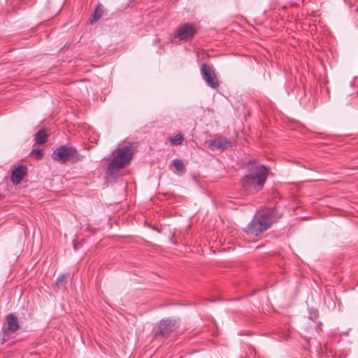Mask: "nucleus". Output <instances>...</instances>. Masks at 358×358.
<instances>
[{"label": "nucleus", "mask_w": 358, "mask_h": 358, "mask_svg": "<svg viewBox=\"0 0 358 358\" xmlns=\"http://www.w3.org/2000/svg\"><path fill=\"white\" fill-rule=\"evenodd\" d=\"M283 212L277 206L268 207L258 210L247 225L248 234L258 236L278 222Z\"/></svg>", "instance_id": "nucleus-1"}, {"label": "nucleus", "mask_w": 358, "mask_h": 358, "mask_svg": "<svg viewBox=\"0 0 358 358\" xmlns=\"http://www.w3.org/2000/svg\"><path fill=\"white\" fill-rule=\"evenodd\" d=\"M268 168L264 165L255 167L241 180L243 189L254 194L261 190L267 179Z\"/></svg>", "instance_id": "nucleus-2"}, {"label": "nucleus", "mask_w": 358, "mask_h": 358, "mask_svg": "<svg viewBox=\"0 0 358 358\" xmlns=\"http://www.w3.org/2000/svg\"><path fill=\"white\" fill-rule=\"evenodd\" d=\"M133 156L131 146L124 145L117 150L116 155L108 164L106 171V177L108 180L110 176L116 174L120 170L125 167L131 161Z\"/></svg>", "instance_id": "nucleus-3"}, {"label": "nucleus", "mask_w": 358, "mask_h": 358, "mask_svg": "<svg viewBox=\"0 0 358 358\" xmlns=\"http://www.w3.org/2000/svg\"><path fill=\"white\" fill-rule=\"evenodd\" d=\"M52 157L53 160L62 164L68 162L75 164L83 161L85 156L80 154L75 147L64 145L54 150Z\"/></svg>", "instance_id": "nucleus-4"}, {"label": "nucleus", "mask_w": 358, "mask_h": 358, "mask_svg": "<svg viewBox=\"0 0 358 358\" xmlns=\"http://www.w3.org/2000/svg\"><path fill=\"white\" fill-rule=\"evenodd\" d=\"M178 328L176 320L167 318L162 320L154 329L155 337L158 336L167 338L171 333L175 331Z\"/></svg>", "instance_id": "nucleus-5"}, {"label": "nucleus", "mask_w": 358, "mask_h": 358, "mask_svg": "<svg viewBox=\"0 0 358 358\" xmlns=\"http://www.w3.org/2000/svg\"><path fill=\"white\" fill-rule=\"evenodd\" d=\"M201 75L206 85L212 89H217L220 86V82L215 73V70L213 66L207 64H203L201 66Z\"/></svg>", "instance_id": "nucleus-6"}, {"label": "nucleus", "mask_w": 358, "mask_h": 358, "mask_svg": "<svg viewBox=\"0 0 358 358\" xmlns=\"http://www.w3.org/2000/svg\"><path fill=\"white\" fill-rule=\"evenodd\" d=\"M196 33V29L194 25L190 23H185L179 27L176 31L175 37L180 41H192Z\"/></svg>", "instance_id": "nucleus-7"}, {"label": "nucleus", "mask_w": 358, "mask_h": 358, "mask_svg": "<svg viewBox=\"0 0 358 358\" xmlns=\"http://www.w3.org/2000/svg\"><path fill=\"white\" fill-rule=\"evenodd\" d=\"M208 145L218 150H225L231 146V142L226 137L210 139Z\"/></svg>", "instance_id": "nucleus-8"}, {"label": "nucleus", "mask_w": 358, "mask_h": 358, "mask_svg": "<svg viewBox=\"0 0 358 358\" xmlns=\"http://www.w3.org/2000/svg\"><path fill=\"white\" fill-rule=\"evenodd\" d=\"M27 173V168L25 166H19L13 169L11 176V181L14 185H18L22 180Z\"/></svg>", "instance_id": "nucleus-9"}, {"label": "nucleus", "mask_w": 358, "mask_h": 358, "mask_svg": "<svg viewBox=\"0 0 358 358\" xmlns=\"http://www.w3.org/2000/svg\"><path fill=\"white\" fill-rule=\"evenodd\" d=\"M8 329L11 332H15L20 329L17 317L13 313H9L6 316Z\"/></svg>", "instance_id": "nucleus-10"}, {"label": "nucleus", "mask_w": 358, "mask_h": 358, "mask_svg": "<svg viewBox=\"0 0 358 358\" xmlns=\"http://www.w3.org/2000/svg\"><path fill=\"white\" fill-rule=\"evenodd\" d=\"M49 136L46 129H41L34 134V141L36 144L43 145L45 143Z\"/></svg>", "instance_id": "nucleus-11"}, {"label": "nucleus", "mask_w": 358, "mask_h": 358, "mask_svg": "<svg viewBox=\"0 0 358 358\" xmlns=\"http://www.w3.org/2000/svg\"><path fill=\"white\" fill-rule=\"evenodd\" d=\"M103 6L101 3H98L96 7L94 12V14L92 15V18L90 19V24H93L96 22H97L103 15Z\"/></svg>", "instance_id": "nucleus-12"}, {"label": "nucleus", "mask_w": 358, "mask_h": 358, "mask_svg": "<svg viewBox=\"0 0 358 358\" xmlns=\"http://www.w3.org/2000/svg\"><path fill=\"white\" fill-rule=\"evenodd\" d=\"M67 275L65 274L59 275L56 280V287L58 289H64L66 287Z\"/></svg>", "instance_id": "nucleus-13"}, {"label": "nucleus", "mask_w": 358, "mask_h": 358, "mask_svg": "<svg viewBox=\"0 0 358 358\" xmlns=\"http://www.w3.org/2000/svg\"><path fill=\"white\" fill-rule=\"evenodd\" d=\"M173 165L179 173L185 172V164L180 159H176L173 161Z\"/></svg>", "instance_id": "nucleus-14"}, {"label": "nucleus", "mask_w": 358, "mask_h": 358, "mask_svg": "<svg viewBox=\"0 0 358 358\" xmlns=\"http://www.w3.org/2000/svg\"><path fill=\"white\" fill-rule=\"evenodd\" d=\"M183 140V135L181 134H176L173 138H170L171 143L174 145H181Z\"/></svg>", "instance_id": "nucleus-15"}, {"label": "nucleus", "mask_w": 358, "mask_h": 358, "mask_svg": "<svg viewBox=\"0 0 358 358\" xmlns=\"http://www.w3.org/2000/svg\"><path fill=\"white\" fill-rule=\"evenodd\" d=\"M31 155L36 156V159H41L43 157V152L42 150L39 149H33Z\"/></svg>", "instance_id": "nucleus-16"}, {"label": "nucleus", "mask_w": 358, "mask_h": 358, "mask_svg": "<svg viewBox=\"0 0 358 358\" xmlns=\"http://www.w3.org/2000/svg\"><path fill=\"white\" fill-rule=\"evenodd\" d=\"M319 317V313L317 309H311L309 311V318L312 320H315Z\"/></svg>", "instance_id": "nucleus-17"}]
</instances>
